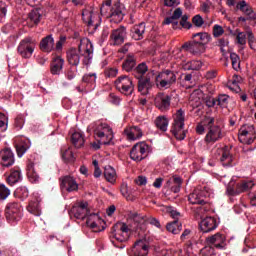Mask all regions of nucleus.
I'll use <instances>...</instances> for the list:
<instances>
[{
    "instance_id": "obj_1",
    "label": "nucleus",
    "mask_w": 256,
    "mask_h": 256,
    "mask_svg": "<svg viewBox=\"0 0 256 256\" xmlns=\"http://www.w3.org/2000/svg\"><path fill=\"white\" fill-rule=\"evenodd\" d=\"M84 65H89L91 63V59H93V43H91L90 39L82 38L80 39V44L78 48H70L66 51V59L69 65L72 67H77L81 62Z\"/></svg>"
},
{
    "instance_id": "obj_2",
    "label": "nucleus",
    "mask_w": 256,
    "mask_h": 256,
    "mask_svg": "<svg viewBox=\"0 0 256 256\" xmlns=\"http://www.w3.org/2000/svg\"><path fill=\"white\" fill-rule=\"evenodd\" d=\"M100 13L104 17H109L113 23H121L125 13H123V7L119 0H106L102 3Z\"/></svg>"
},
{
    "instance_id": "obj_3",
    "label": "nucleus",
    "mask_w": 256,
    "mask_h": 256,
    "mask_svg": "<svg viewBox=\"0 0 256 256\" xmlns=\"http://www.w3.org/2000/svg\"><path fill=\"white\" fill-rule=\"evenodd\" d=\"M89 204L87 202H80L78 205H75L70 210L71 215H73L76 219H85L86 225L90 227V229H97L99 223L101 221V218L97 214H90L89 215Z\"/></svg>"
},
{
    "instance_id": "obj_4",
    "label": "nucleus",
    "mask_w": 256,
    "mask_h": 256,
    "mask_svg": "<svg viewBox=\"0 0 256 256\" xmlns=\"http://www.w3.org/2000/svg\"><path fill=\"white\" fill-rule=\"evenodd\" d=\"M94 135L99 138L98 143H92L93 149H101V145H111L113 129L107 123L92 124Z\"/></svg>"
},
{
    "instance_id": "obj_5",
    "label": "nucleus",
    "mask_w": 256,
    "mask_h": 256,
    "mask_svg": "<svg viewBox=\"0 0 256 256\" xmlns=\"http://www.w3.org/2000/svg\"><path fill=\"white\" fill-rule=\"evenodd\" d=\"M204 125L207 130L206 136L204 138L205 143L210 145L223 139V130L221 129V126L215 124L214 117H205Z\"/></svg>"
},
{
    "instance_id": "obj_6",
    "label": "nucleus",
    "mask_w": 256,
    "mask_h": 256,
    "mask_svg": "<svg viewBox=\"0 0 256 256\" xmlns=\"http://www.w3.org/2000/svg\"><path fill=\"white\" fill-rule=\"evenodd\" d=\"M174 122L172 123L171 133L178 141L185 139V111L178 109L173 116Z\"/></svg>"
},
{
    "instance_id": "obj_7",
    "label": "nucleus",
    "mask_w": 256,
    "mask_h": 256,
    "mask_svg": "<svg viewBox=\"0 0 256 256\" xmlns=\"http://www.w3.org/2000/svg\"><path fill=\"white\" fill-rule=\"evenodd\" d=\"M130 220L132 221L131 230L132 231H139L145 229V223H150V225H154V227L161 228V223L156 218L147 216H143L138 213H133L130 216Z\"/></svg>"
},
{
    "instance_id": "obj_8",
    "label": "nucleus",
    "mask_w": 256,
    "mask_h": 256,
    "mask_svg": "<svg viewBox=\"0 0 256 256\" xmlns=\"http://www.w3.org/2000/svg\"><path fill=\"white\" fill-rule=\"evenodd\" d=\"M114 85L122 95H133V91H135V85H133V78L127 76V75H121L119 76L115 82Z\"/></svg>"
},
{
    "instance_id": "obj_9",
    "label": "nucleus",
    "mask_w": 256,
    "mask_h": 256,
    "mask_svg": "<svg viewBox=\"0 0 256 256\" xmlns=\"http://www.w3.org/2000/svg\"><path fill=\"white\" fill-rule=\"evenodd\" d=\"M256 139V131L255 126L251 124H245L240 127L238 131V140L243 145H252V143H255Z\"/></svg>"
},
{
    "instance_id": "obj_10",
    "label": "nucleus",
    "mask_w": 256,
    "mask_h": 256,
    "mask_svg": "<svg viewBox=\"0 0 256 256\" xmlns=\"http://www.w3.org/2000/svg\"><path fill=\"white\" fill-rule=\"evenodd\" d=\"M5 217L9 223L19 221L23 217V207L17 202H10L5 208Z\"/></svg>"
},
{
    "instance_id": "obj_11",
    "label": "nucleus",
    "mask_w": 256,
    "mask_h": 256,
    "mask_svg": "<svg viewBox=\"0 0 256 256\" xmlns=\"http://www.w3.org/2000/svg\"><path fill=\"white\" fill-rule=\"evenodd\" d=\"M177 81V76L175 72L166 70L164 72L159 73L156 76V85L160 89H169L173 83Z\"/></svg>"
},
{
    "instance_id": "obj_12",
    "label": "nucleus",
    "mask_w": 256,
    "mask_h": 256,
    "mask_svg": "<svg viewBox=\"0 0 256 256\" xmlns=\"http://www.w3.org/2000/svg\"><path fill=\"white\" fill-rule=\"evenodd\" d=\"M33 51H35V42H33L31 37L21 40L17 47V52L23 59H31Z\"/></svg>"
},
{
    "instance_id": "obj_13",
    "label": "nucleus",
    "mask_w": 256,
    "mask_h": 256,
    "mask_svg": "<svg viewBox=\"0 0 256 256\" xmlns=\"http://www.w3.org/2000/svg\"><path fill=\"white\" fill-rule=\"evenodd\" d=\"M149 155V146L145 142L135 144L130 151L133 161H143Z\"/></svg>"
},
{
    "instance_id": "obj_14",
    "label": "nucleus",
    "mask_w": 256,
    "mask_h": 256,
    "mask_svg": "<svg viewBox=\"0 0 256 256\" xmlns=\"http://www.w3.org/2000/svg\"><path fill=\"white\" fill-rule=\"evenodd\" d=\"M112 237L119 243H123L129 239V226L125 223H116L112 227Z\"/></svg>"
},
{
    "instance_id": "obj_15",
    "label": "nucleus",
    "mask_w": 256,
    "mask_h": 256,
    "mask_svg": "<svg viewBox=\"0 0 256 256\" xmlns=\"http://www.w3.org/2000/svg\"><path fill=\"white\" fill-rule=\"evenodd\" d=\"M127 39V28L125 26H120L112 30L110 34V45L119 46L125 43Z\"/></svg>"
},
{
    "instance_id": "obj_16",
    "label": "nucleus",
    "mask_w": 256,
    "mask_h": 256,
    "mask_svg": "<svg viewBox=\"0 0 256 256\" xmlns=\"http://www.w3.org/2000/svg\"><path fill=\"white\" fill-rule=\"evenodd\" d=\"M82 19L84 23L88 25V29L89 31H91V33L97 31V28L99 27V25H101V18L97 13L86 11L82 14Z\"/></svg>"
},
{
    "instance_id": "obj_17",
    "label": "nucleus",
    "mask_w": 256,
    "mask_h": 256,
    "mask_svg": "<svg viewBox=\"0 0 256 256\" xmlns=\"http://www.w3.org/2000/svg\"><path fill=\"white\" fill-rule=\"evenodd\" d=\"M227 238H225V235L221 233H216L212 236H209L206 238L207 245H210L209 247H215L216 249H225L227 243Z\"/></svg>"
},
{
    "instance_id": "obj_18",
    "label": "nucleus",
    "mask_w": 256,
    "mask_h": 256,
    "mask_svg": "<svg viewBox=\"0 0 256 256\" xmlns=\"http://www.w3.org/2000/svg\"><path fill=\"white\" fill-rule=\"evenodd\" d=\"M154 105L159 111H169L171 107V96L165 93H158L154 99Z\"/></svg>"
},
{
    "instance_id": "obj_19",
    "label": "nucleus",
    "mask_w": 256,
    "mask_h": 256,
    "mask_svg": "<svg viewBox=\"0 0 256 256\" xmlns=\"http://www.w3.org/2000/svg\"><path fill=\"white\" fill-rule=\"evenodd\" d=\"M149 255V242L145 239L137 240L132 248V256Z\"/></svg>"
},
{
    "instance_id": "obj_20",
    "label": "nucleus",
    "mask_w": 256,
    "mask_h": 256,
    "mask_svg": "<svg viewBox=\"0 0 256 256\" xmlns=\"http://www.w3.org/2000/svg\"><path fill=\"white\" fill-rule=\"evenodd\" d=\"M218 226L219 223H217V218L215 217H206L199 223V228L202 233H211V231H215Z\"/></svg>"
},
{
    "instance_id": "obj_21",
    "label": "nucleus",
    "mask_w": 256,
    "mask_h": 256,
    "mask_svg": "<svg viewBox=\"0 0 256 256\" xmlns=\"http://www.w3.org/2000/svg\"><path fill=\"white\" fill-rule=\"evenodd\" d=\"M61 189H65L68 193H73V191L79 190V184H77V180L73 178V176H63L60 178Z\"/></svg>"
},
{
    "instance_id": "obj_22",
    "label": "nucleus",
    "mask_w": 256,
    "mask_h": 256,
    "mask_svg": "<svg viewBox=\"0 0 256 256\" xmlns=\"http://www.w3.org/2000/svg\"><path fill=\"white\" fill-rule=\"evenodd\" d=\"M207 196V192L196 188L192 193L188 195V201L192 205H205V197Z\"/></svg>"
},
{
    "instance_id": "obj_23",
    "label": "nucleus",
    "mask_w": 256,
    "mask_h": 256,
    "mask_svg": "<svg viewBox=\"0 0 256 256\" xmlns=\"http://www.w3.org/2000/svg\"><path fill=\"white\" fill-rule=\"evenodd\" d=\"M182 49H184V51H187L188 53H191L192 55H201V53H205V46L201 45L198 42H195L194 39L184 43L182 45Z\"/></svg>"
},
{
    "instance_id": "obj_24",
    "label": "nucleus",
    "mask_w": 256,
    "mask_h": 256,
    "mask_svg": "<svg viewBox=\"0 0 256 256\" xmlns=\"http://www.w3.org/2000/svg\"><path fill=\"white\" fill-rule=\"evenodd\" d=\"M15 163V155L9 148L0 151V165L2 167H11Z\"/></svg>"
},
{
    "instance_id": "obj_25",
    "label": "nucleus",
    "mask_w": 256,
    "mask_h": 256,
    "mask_svg": "<svg viewBox=\"0 0 256 256\" xmlns=\"http://www.w3.org/2000/svg\"><path fill=\"white\" fill-rule=\"evenodd\" d=\"M181 17H183V10H181V8H176L172 16L164 19L163 25H172L173 29H177L179 26V21L177 20L181 19Z\"/></svg>"
},
{
    "instance_id": "obj_26",
    "label": "nucleus",
    "mask_w": 256,
    "mask_h": 256,
    "mask_svg": "<svg viewBox=\"0 0 256 256\" xmlns=\"http://www.w3.org/2000/svg\"><path fill=\"white\" fill-rule=\"evenodd\" d=\"M40 49L43 53H51L55 49V39L53 35H48L40 41Z\"/></svg>"
},
{
    "instance_id": "obj_27",
    "label": "nucleus",
    "mask_w": 256,
    "mask_h": 256,
    "mask_svg": "<svg viewBox=\"0 0 256 256\" xmlns=\"http://www.w3.org/2000/svg\"><path fill=\"white\" fill-rule=\"evenodd\" d=\"M181 185H183V180L179 176H173L170 178L166 184V189H170L173 193H179L181 191Z\"/></svg>"
},
{
    "instance_id": "obj_28",
    "label": "nucleus",
    "mask_w": 256,
    "mask_h": 256,
    "mask_svg": "<svg viewBox=\"0 0 256 256\" xmlns=\"http://www.w3.org/2000/svg\"><path fill=\"white\" fill-rule=\"evenodd\" d=\"M125 135L130 141H135L143 137V130L139 126H132L124 130Z\"/></svg>"
},
{
    "instance_id": "obj_29",
    "label": "nucleus",
    "mask_w": 256,
    "mask_h": 256,
    "mask_svg": "<svg viewBox=\"0 0 256 256\" xmlns=\"http://www.w3.org/2000/svg\"><path fill=\"white\" fill-rule=\"evenodd\" d=\"M130 35L135 41H141L145 35V23L134 25L130 30Z\"/></svg>"
},
{
    "instance_id": "obj_30",
    "label": "nucleus",
    "mask_w": 256,
    "mask_h": 256,
    "mask_svg": "<svg viewBox=\"0 0 256 256\" xmlns=\"http://www.w3.org/2000/svg\"><path fill=\"white\" fill-rule=\"evenodd\" d=\"M26 175L30 183L39 182V174L37 173V170H35V163H33L31 160H29L27 163Z\"/></svg>"
},
{
    "instance_id": "obj_31",
    "label": "nucleus",
    "mask_w": 256,
    "mask_h": 256,
    "mask_svg": "<svg viewBox=\"0 0 256 256\" xmlns=\"http://www.w3.org/2000/svg\"><path fill=\"white\" fill-rule=\"evenodd\" d=\"M149 71H151V69L147 66V62H141L132 70V75L135 79H143Z\"/></svg>"
},
{
    "instance_id": "obj_32",
    "label": "nucleus",
    "mask_w": 256,
    "mask_h": 256,
    "mask_svg": "<svg viewBox=\"0 0 256 256\" xmlns=\"http://www.w3.org/2000/svg\"><path fill=\"white\" fill-rule=\"evenodd\" d=\"M63 65H65V60L61 56H57L52 60L50 66V72L52 75H60L63 71Z\"/></svg>"
},
{
    "instance_id": "obj_33",
    "label": "nucleus",
    "mask_w": 256,
    "mask_h": 256,
    "mask_svg": "<svg viewBox=\"0 0 256 256\" xmlns=\"http://www.w3.org/2000/svg\"><path fill=\"white\" fill-rule=\"evenodd\" d=\"M236 9H239L242 11V13H245V15H248L249 19H252V20L256 19V15H255V12H253V8H251V6H249V4L245 2V0L238 2L236 5Z\"/></svg>"
},
{
    "instance_id": "obj_34",
    "label": "nucleus",
    "mask_w": 256,
    "mask_h": 256,
    "mask_svg": "<svg viewBox=\"0 0 256 256\" xmlns=\"http://www.w3.org/2000/svg\"><path fill=\"white\" fill-rule=\"evenodd\" d=\"M192 39L202 47H205L211 41V35L207 32H198L192 35Z\"/></svg>"
},
{
    "instance_id": "obj_35",
    "label": "nucleus",
    "mask_w": 256,
    "mask_h": 256,
    "mask_svg": "<svg viewBox=\"0 0 256 256\" xmlns=\"http://www.w3.org/2000/svg\"><path fill=\"white\" fill-rule=\"evenodd\" d=\"M104 177L108 183L115 185L117 182V171H115V168L111 166H106L104 168Z\"/></svg>"
},
{
    "instance_id": "obj_36",
    "label": "nucleus",
    "mask_w": 256,
    "mask_h": 256,
    "mask_svg": "<svg viewBox=\"0 0 256 256\" xmlns=\"http://www.w3.org/2000/svg\"><path fill=\"white\" fill-rule=\"evenodd\" d=\"M15 147L18 157H21L22 155H25V153H27V150L31 147V142H29V140L23 139L20 140L15 145Z\"/></svg>"
},
{
    "instance_id": "obj_37",
    "label": "nucleus",
    "mask_w": 256,
    "mask_h": 256,
    "mask_svg": "<svg viewBox=\"0 0 256 256\" xmlns=\"http://www.w3.org/2000/svg\"><path fill=\"white\" fill-rule=\"evenodd\" d=\"M219 153L222 154L220 161L224 167H230L231 163H233V156L229 152V149L224 148L220 149Z\"/></svg>"
},
{
    "instance_id": "obj_38",
    "label": "nucleus",
    "mask_w": 256,
    "mask_h": 256,
    "mask_svg": "<svg viewBox=\"0 0 256 256\" xmlns=\"http://www.w3.org/2000/svg\"><path fill=\"white\" fill-rule=\"evenodd\" d=\"M137 65V59L133 55H128L124 62L122 63V68L124 71H127L129 73L130 71H133L135 69V66Z\"/></svg>"
},
{
    "instance_id": "obj_39",
    "label": "nucleus",
    "mask_w": 256,
    "mask_h": 256,
    "mask_svg": "<svg viewBox=\"0 0 256 256\" xmlns=\"http://www.w3.org/2000/svg\"><path fill=\"white\" fill-rule=\"evenodd\" d=\"M27 211H29V213L35 215L36 217H39V215H41V206L39 205V200L37 198H34L29 202L27 206Z\"/></svg>"
},
{
    "instance_id": "obj_40",
    "label": "nucleus",
    "mask_w": 256,
    "mask_h": 256,
    "mask_svg": "<svg viewBox=\"0 0 256 256\" xmlns=\"http://www.w3.org/2000/svg\"><path fill=\"white\" fill-rule=\"evenodd\" d=\"M72 144L76 149H81L83 145H85V138L83 137V133L74 132L71 137Z\"/></svg>"
},
{
    "instance_id": "obj_41",
    "label": "nucleus",
    "mask_w": 256,
    "mask_h": 256,
    "mask_svg": "<svg viewBox=\"0 0 256 256\" xmlns=\"http://www.w3.org/2000/svg\"><path fill=\"white\" fill-rule=\"evenodd\" d=\"M155 125L159 131H162V133H165L167 131V128L169 127V119L165 116H158L155 119Z\"/></svg>"
},
{
    "instance_id": "obj_42",
    "label": "nucleus",
    "mask_w": 256,
    "mask_h": 256,
    "mask_svg": "<svg viewBox=\"0 0 256 256\" xmlns=\"http://www.w3.org/2000/svg\"><path fill=\"white\" fill-rule=\"evenodd\" d=\"M137 80L139 93H141V95H149V91L153 89V86L144 81L143 78H137Z\"/></svg>"
},
{
    "instance_id": "obj_43",
    "label": "nucleus",
    "mask_w": 256,
    "mask_h": 256,
    "mask_svg": "<svg viewBox=\"0 0 256 256\" xmlns=\"http://www.w3.org/2000/svg\"><path fill=\"white\" fill-rule=\"evenodd\" d=\"M166 229L169 233H173V235H179V233H181V229H183V225L179 223V221L174 220L167 224Z\"/></svg>"
},
{
    "instance_id": "obj_44",
    "label": "nucleus",
    "mask_w": 256,
    "mask_h": 256,
    "mask_svg": "<svg viewBox=\"0 0 256 256\" xmlns=\"http://www.w3.org/2000/svg\"><path fill=\"white\" fill-rule=\"evenodd\" d=\"M8 185H15V183H19L21 181V171L19 170H11L10 175L6 178Z\"/></svg>"
},
{
    "instance_id": "obj_45",
    "label": "nucleus",
    "mask_w": 256,
    "mask_h": 256,
    "mask_svg": "<svg viewBox=\"0 0 256 256\" xmlns=\"http://www.w3.org/2000/svg\"><path fill=\"white\" fill-rule=\"evenodd\" d=\"M157 72L155 70L150 69L147 73L146 76L142 77V81H145L146 83L150 84L152 87L157 83Z\"/></svg>"
},
{
    "instance_id": "obj_46",
    "label": "nucleus",
    "mask_w": 256,
    "mask_h": 256,
    "mask_svg": "<svg viewBox=\"0 0 256 256\" xmlns=\"http://www.w3.org/2000/svg\"><path fill=\"white\" fill-rule=\"evenodd\" d=\"M238 185V193H245V191H249L255 187V183L253 181H242L237 184Z\"/></svg>"
},
{
    "instance_id": "obj_47",
    "label": "nucleus",
    "mask_w": 256,
    "mask_h": 256,
    "mask_svg": "<svg viewBox=\"0 0 256 256\" xmlns=\"http://www.w3.org/2000/svg\"><path fill=\"white\" fill-rule=\"evenodd\" d=\"M216 105H218V107H221L222 109H226L227 105H229V95L219 94L216 97Z\"/></svg>"
},
{
    "instance_id": "obj_48",
    "label": "nucleus",
    "mask_w": 256,
    "mask_h": 256,
    "mask_svg": "<svg viewBox=\"0 0 256 256\" xmlns=\"http://www.w3.org/2000/svg\"><path fill=\"white\" fill-rule=\"evenodd\" d=\"M28 21H30V23H33L34 25H39V23L41 22V13H39V11L37 10H32L28 14Z\"/></svg>"
},
{
    "instance_id": "obj_49",
    "label": "nucleus",
    "mask_w": 256,
    "mask_h": 256,
    "mask_svg": "<svg viewBox=\"0 0 256 256\" xmlns=\"http://www.w3.org/2000/svg\"><path fill=\"white\" fill-rule=\"evenodd\" d=\"M230 59L232 61V67L235 71H239L241 68V58H239V55L237 53L232 52L230 53Z\"/></svg>"
},
{
    "instance_id": "obj_50",
    "label": "nucleus",
    "mask_w": 256,
    "mask_h": 256,
    "mask_svg": "<svg viewBox=\"0 0 256 256\" xmlns=\"http://www.w3.org/2000/svg\"><path fill=\"white\" fill-rule=\"evenodd\" d=\"M9 195H11V190L5 184H0V201H5Z\"/></svg>"
},
{
    "instance_id": "obj_51",
    "label": "nucleus",
    "mask_w": 256,
    "mask_h": 256,
    "mask_svg": "<svg viewBox=\"0 0 256 256\" xmlns=\"http://www.w3.org/2000/svg\"><path fill=\"white\" fill-rule=\"evenodd\" d=\"M16 195L20 199H27V197H29V190L27 189V187L21 186L16 189Z\"/></svg>"
},
{
    "instance_id": "obj_52",
    "label": "nucleus",
    "mask_w": 256,
    "mask_h": 256,
    "mask_svg": "<svg viewBox=\"0 0 256 256\" xmlns=\"http://www.w3.org/2000/svg\"><path fill=\"white\" fill-rule=\"evenodd\" d=\"M82 81L84 83L93 85L95 83V81H97V74H95V73L85 74L82 78Z\"/></svg>"
},
{
    "instance_id": "obj_53",
    "label": "nucleus",
    "mask_w": 256,
    "mask_h": 256,
    "mask_svg": "<svg viewBox=\"0 0 256 256\" xmlns=\"http://www.w3.org/2000/svg\"><path fill=\"white\" fill-rule=\"evenodd\" d=\"M200 256H215V249L211 246H206L200 250Z\"/></svg>"
},
{
    "instance_id": "obj_54",
    "label": "nucleus",
    "mask_w": 256,
    "mask_h": 256,
    "mask_svg": "<svg viewBox=\"0 0 256 256\" xmlns=\"http://www.w3.org/2000/svg\"><path fill=\"white\" fill-rule=\"evenodd\" d=\"M180 25L184 29H191V27H193V24H191V22H189V16H187V14H185L181 17Z\"/></svg>"
},
{
    "instance_id": "obj_55",
    "label": "nucleus",
    "mask_w": 256,
    "mask_h": 256,
    "mask_svg": "<svg viewBox=\"0 0 256 256\" xmlns=\"http://www.w3.org/2000/svg\"><path fill=\"white\" fill-rule=\"evenodd\" d=\"M14 125L16 129H23V125H25V116H23L22 114L18 115L15 118Z\"/></svg>"
},
{
    "instance_id": "obj_56",
    "label": "nucleus",
    "mask_w": 256,
    "mask_h": 256,
    "mask_svg": "<svg viewBox=\"0 0 256 256\" xmlns=\"http://www.w3.org/2000/svg\"><path fill=\"white\" fill-rule=\"evenodd\" d=\"M62 159L64 161H73L74 156H73V151H71V149H65L62 150Z\"/></svg>"
},
{
    "instance_id": "obj_57",
    "label": "nucleus",
    "mask_w": 256,
    "mask_h": 256,
    "mask_svg": "<svg viewBox=\"0 0 256 256\" xmlns=\"http://www.w3.org/2000/svg\"><path fill=\"white\" fill-rule=\"evenodd\" d=\"M5 17H7V4L0 2V23L5 21Z\"/></svg>"
},
{
    "instance_id": "obj_58",
    "label": "nucleus",
    "mask_w": 256,
    "mask_h": 256,
    "mask_svg": "<svg viewBox=\"0 0 256 256\" xmlns=\"http://www.w3.org/2000/svg\"><path fill=\"white\" fill-rule=\"evenodd\" d=\"M120 192L123 195V197H126L127 199L131 197V190H129V186L127 185V183H122L120 187Z\"/></svg>"
},
{
    "instance_id": "obj_59",
    "label": "nucleus",
    "mask_w": 256,
    "mask_h": 256,
    "mask_svg": "<svg viewBox=\"0 0 256 256\" xmlns=\"http://www.w3.org/2000/svg\"><path fill=\"white\" fill-rule=\"evenodd\" d=\"M192 23L195 25V27H203L205 20H203V17L198 14L192 18Z\"/></svg>"
},
{
    "instance_id": "obj_60",
    "label": "nucleus",
    "mask_w": 256,
    "mask_h": 256,
    "mask_svg": "<svg viewBox=\"0 0 256 256\" xmlns=\"http://www.w3.org/2000/svg\"><path fill=\"white\" fill-rule=\"evenodd\" d=\"M223 33H225V30L223 29V27L221 25H214L213 26V36L214 37H221V35H223Z\"/></svg>"
},
{
    "instance_id": "obj_61",
    "label": "nucleus",
    "mask_w": 256,
    "mask_h": 256,
    "mask_svg": "<svg viewBox=\"0 0 256 256\" xmlns=\"http://www.w3.org/2000/svg\"><path fill=\"white\" fill-rule=\"evenodd\" d=\"M8 121L9 119L7 118V116L3 113H0V129L2 131H5L7 129Z\"/></svg>"
},
{
    "instance_id": "obj_62",
    "label": "nucleus",
    "mask_w": 256,
    "mask_h": 256,
    "mask_svg": "<svg viewBox=\"0 0 256 256\" xmlns=\"http://www.w3.org/2000/svg\"><path fill=\"white\" fill-rule=\"evenodd\" d=\"M236 39L239 45H245L247 43V34H245V32H239Z\"/></svg>"
},
{
    "instance_id": "obj_63",
    "label": "nucleus",
    "mask_w": 256,
    "mask_h": 256,
    "mask_svg": "<svg viewBox=\"0 0 256 256\" xmlns=\"http://www.w3.org/2000/svg\"><path fill=\"white\" fill-rule=\"evenodd\" d=\"M108 101L110 103H112V105H120L121 103V98L113 93H111L109 96H108Z\"/></svg>"
},
{
    "instance_id": "obj_64",
    "label": "nucleus",
    "mask_w": 256,
    "mask_h": 256,
    "mask_svg": "<svg viewBox=\"0 0 256 256\" xmlns=\"http://www.w3.org/2000/svg\"><path fill=\"white\" fill-rule=\"evenodd\" d=\"M190 63H191L192 71H199V69L203 67V62L199 60H191Z\"/></svg>"
}]
</instances>
